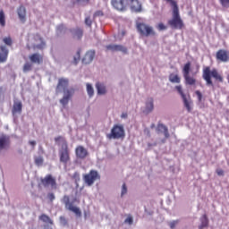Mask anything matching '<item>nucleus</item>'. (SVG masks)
Instances as JSON below:
<instances>
[{"label":"nucleus","instance_id":"nucleus-33","mask_svg":"<svg viewBox=\"0 0 229 229\" xmlns=\"http://www.w3.org/2000/svg\"><path fill=\"white\" fill-rule=\"evenodd\" d=\"M34 162L36 165L40 166L42 164H44V157L41 156L34 157Z\"/></svg>","mask_w":229,"mask_h":229},{"label":"nucleus","instance_id":"nucleus-49","mask_svg":"<svg viewBox=\"0 0 229 229\" xmlns=\"http://www.w3.org/2000/svg\"><path fill=\"white\" fill-rule=\"evenodd\" d=\"M29 144H30V146H32V148H34L35 146H37V141H35V140H30V141H29Z\"/></svg>","mask_w":229,"mask_h":229},{"label":"nucleus","instance_id":"nucleus-11","mask_svg":"<svg viewBox=\"0 0 229 229\" xmlns=\"http://www.w3.org/2000/svg\"><path fill=\"white\" fill-rule=\"evenodd\" d=\"M67 87H69V80L61 78L58 80V84L56 86V92L67 91Z\"/></svg>","mask_w":229,"mask_h":229},{"label":"nucleus","instance_id":"nucleus-15","mask_svg":"<svg viewBox=\"0 0 229 229\" xmlns=\"http://www.w3.org/2000/svg\"><path fill=\"white\" fill-rule=\"evenodd\" d=\"M41 183L44 185V187H49V185L51 187H56V180H55V178H53V176L50 174L42 179Z\"/></svg>","mask_w":229,"mask_h":229},{"label":"nucleus","instance_id":"nucleus-16","mask_svg":"<svg viewBox=\"0 0 229 229\" xmlns=\"http://www.w3.org/2000/svg\"><path fill=\"white\" fill-rule=\"evenodd\" d=\"M29 59L31 62V64H37L38 65H40V64L44 62V55L38 53H34L29 56Z\"/></svg>","mask_w":229,"mask_h":229},{"label":"nucleus","instance_id":"nucleus-47","mask_svg":"<svg viewBox=\"0 0 229 229\" xmlns=\"http://www.w3.org/2000/svg\"><path fill=\"white\" fill-rule=\"evenodd\" d=\"M47 198H48V199H49L50 201H55V193H48V194H47Z\"/></svg>","mask_w":229,"mask_h":229},{"label":"nucleus","instance_id":"nucleus-3","mask_svg":"<svg viewBox=\"0 0 229 229\" xmlns=\"http://www.w3.org/2000/svg\"><path fill=\"white\" fill-rule=\"evenodd\" d=\"M202 78L206 81V85L208 87H214V82L212 81V78H214L216 81L223 83V76L220 75L219 72L216 69H210V66H205L202 70Z\"/></svg>","mask_w":229,"mask_h":229},{"label":"nucleus","instance_id":"nucleus-46","mask_svg":"<svg viewBox=\"0 0 229 229\" xmlns=\"http://www.w3.org/2000/svg\"><path fill=\"white\" fill-rule=\"evenodd\" d=\"M105 15V13H103V11H97L94 13V17H103Z\"/></svg>","mask_w":229,"mask_h":229},{"label":"nucleus","instance_id":"nucleus-22","mask_svg":"<svg viewBox=\"0 0 229 229\" xmlns=\"http://www.w3.org/2000/svg\"><path fill=\"white\" fill-rule=\"evenodd\" d=\"M157 131H162L165 137V139H169V129L163 123H158L157 127Z\"/></svg>","mask_w":229,"mask_h":229},{"label":"nucleus","instance_id":"nucleus-41","mask_svg":"<svg viewBox=\"0 0 229 229\" xmlns=\"http://www.w3.org/2000/svg\"><path fill=\"white\" fill-rule=\"evenodd\" d=\"M85 24L90 28L92 26V20H90V16L85 18Z\"/></svg>","mask_w":229,"mask_h":229},{"label":"nucleus","instance_id":"nucleus-29","mask_svg":"<svg viewBox=\"0 0 229 229\" xmlns=\"http://www.w3.org/2000/svg\"><path fill=\"white\" fill-rule=\"evenodd\" d=\"M153 98H148V102L146 103V110L147 112H153Z\"/></svg>","mask_w":229,"mask_h":229},{"label":"nucleus","instance_id":"nucleus-30","mask_svg":"<svg viewBox=\"0 0 229 229\" xmlns=\"http://www.w3.org/2000/svg\"><path fill=\"white\" fill-rule=\"evenodd\" d=\"M3 42L4 44H5V46H9V47H12V46L13 45V40L12 39L11 37L4 38Z\"/></svg>","mask_w":229,"mask_h":229},{"label":"nucleus","instance_id":"nucleus-6","mask_svg":"<svg viewBox=\"0 0 229 229\" xmlns=\"http://www.w3.org/2000/svg\"><path fill=\"white\" fill-rule=\"evenodd\" d=\"M74 201H76V199H73L71 201L69 195H64L63 197V203L64 204L65 208H67V210H70V212H73V214H76V216H81V210H80L78 207L74 206Z\"/></svg>","mask_w":229,"mask_h":229},{"label":"nucleus","instance_id":"nucleus-27","mask_svg":"<svg viewBox=\"0 0 229 229\" xmlns=\"http://www.w3.org/2000/svg\"><path fill=\"white\" fill-rule=\"evenodd\" d=\"M81 37H83V30L76 29L73 32V38H77V40H80Z\"/></svg>","mask_w":229,"mask_h":229},{"label":"nucleus","instance_id":"nucleus-43","mask_svg":"<svg viewBox=\"0 0 229 229\" xmlns=\"http://www.w3.org/2000/svg\"><path fill=\"white\" fill-rule=\"evenodd\" d=\"M220 3L224 8H229V0H220Z\"/></svg>","mask_w":229,"mask_h":229},{"label":"nucleus","instance_id":"nucleus-25","mask_svg":"<svg viewBox=\"0 0 229 229\" xmlns=\"http://www.w3.org/2000/svg\"><path fill=\"white\" fill-rule=\"evenodd\" d=\"M169 81L171 83H180V81H182V79L180 78V76H178V74L171 73L169 75Z\"/></svg>","mask_w":229,"mask_h":229},{"label":"nucleus","instance_id":"nucleus-48","mask_svg":"<svg viewBox=\"0 0 229 229\" xmlns=\"http://www.w3.org/2000/svg\"><path fill=\"white\" fill-rule=\"evenodd\" d=\"M216 174L218 176H225V171L223 169H216Z\"/></svg>","mask_w":229,"mask_h":229},{"label":"nucleus","instance_id":"nucleus-4","mask_svg":"<svg viewBox=\"0 0 229 229\" xmlns=\"http://www.w3.org/2000/svg\"><path fill=\"white\" fill-rule=\"evenodd\" d=\"M59 160L64 165L71 162V150L69 149V144L65 140H64L59 149Z\"/></svg>","mask_w":229,"mask_h":229},{"label":"nucleus","instance_id":"nucleus-2","mask_svg":"<svg viewBox=\"0 0 229 229\" xmlns=\"http://www.w3.org/2000/svg\"><path fill=\"white\" fill-rule=\"evenodd\" d=\"M111 5L118 12H126L130 6L133 12H142V4L139 0H111Z\"/></svg>","mask_w":229,"mask_h":229},{"label":"nucleus","instance_id":"nucleus-32","mask_svg":"<svg viewBox=\"0 0 229 229\" xmlns=\"http://www.w3.org/2000/svg\"><path fill=\"white\" fill-rule=\"evenodd\" d=\"M182 101L184 103V106L187 109V111L191 112V110H192V107H191V102L189 100H187V97H184L182 98Z\"/></svg>","mask_w":229,"mask_h":229},{"label":"nucleus","instance_id":"nucleus-40","mask_svg":"<svg viewBox=\"0 0 229 229\" xmlns=\"http://www.w3.org/2000/svg\"><path fill=\"white\" fill-rule=\"evenodd\" d=\"M157 30L159 31H164V30H167V27L164 23L160 22L157 24Z\"/></svg>","mask_w":229,"mask_h":229},{"label":"nucleus","instance_id":"nucleus-53","mask_svg":"<svg viewBox=\"0 0 229 229\" xmlns=\"http://www.w3.org/2000/svg\"><path fill=\"white\" fill-rule=\"evenodd\" d=\"M150 128H151V129L155 128V123H152V124L150 125Z\"/></svg>","mask_w":229,"mask_h":229},{"label":"nucleus","instance_id":"nucleus-20","mask_svg":"<svg viewBox=\"0 0 229 229\" xmlns=\"http://www.w3.org/2000/svg\"><path fill=\"white\" fill-rule=\"evenodd\" d=\"M13 114L15 115V114H22V102L21 101H15L13 106Z\"/></svg>","mask_w":229,"mask_h":229},{"label":"nucleus","instance_id":"nucleus-37","mask_svg":"<svg viewBox=\"0 0 229 229\" xmlns=\"http://www.w3.org/2000/svg\"><path fill=\"white\" fill-rule=\"evenodd\" d=\"M175 89L177 90V92L180 94L181 98L183 99L184 98H187V96H185V93H183V89H182V86H176Z\"/></svg>","mask_w":229,"mask_h":229},{"label":"nucleus","instance_id":"nucleus-17","mask_svg":"<svg viewBox=\"0 0 229 229\" xmlns=\"http://www.w3.org/2000/svg\"><path fill=\"white\" fill-rule=\"evenodd\" d=\"M94 56H96V51L94 50L88 51L82 59V64H85V65L90 64L92 60H94Z\"/></svg>","mask_w":229,"mask_h":229},{"label":"nucleus","instance_id":"nucleus-26","mask_svg":"<svg viewBox=\"0 0 229 229\" xmlns=\"http://www.w3.org/2000/svg\"><path fill=\"white\" fill-rule=\"evenodd\" d=\"M0 26L4 28L6 26V16H4V11L0 10Z\"/></svg>","mask_w":229,"mask_h":229},{"label":"nucleus","instance_id":"nucleus-12","mask_svg":"<svg viewBox=\"0 0 229 229\" xmlns=\"http://www.w3.org/2000/svg\"><path fill=\"white\" fill-rule=\"evenodd\" d=\"M72 94H74L73 89H70L64 91V96L60 100V103L61 105H63V106H65V105H68L69 100L71 99V98H72Z\"/></svg>","mask_w":229,"mask_h":229},{"label":"nucleus","instance_id":"nucleus-14","mask_svg":"<svg viewBox=\"0 0 229 229\" xmlns=\"http://www.w3.org/2000/svg\"><path fill=\"white\" fill-rule=\"evenodd\" d=\"M75 155H76L77 158H81V160H83V158H87V157L89 155V151H87L85 149V147L78 146L75 148Z\"/></svg>","mask_w":229,"mask_h":229},{"label":"nucleus","instance_id":"nucleus-51","mask_svg":"<svg viewBox=\"0 0 229 229\" xmlns=\"http://www.w3.org/2000/svg\"><path fill=\"white\" fill-rule=\"evenodd\" d=\"M55 142H58V140H62V136L55 138Z\"/></svg>","mask_w":229,"mask_h":229},{"label":"nucleus","instance_id":"nucleus-45","mask_svg":"<svg viewBox=\"0 0 229 229\" xmlns=\"http://www.w3.org/2000/svg\"><path fill=\"white\" fill-rule=\"evenodd\" d=\"M126 192H128V188L126 187V183H123L122 186V196L126 194Z\"/></svg>","mask_w":229,"mask_h":229},{"label":"nucleus","instance_id":"nucleus-52","mask_svg":"<svg viewBox=\"0 0 229 229\" xmlns=\"http://www.w3.org/2000/svg\"><path fill=\"white\" fill-rule=\"evenodd\" d=\"M73 176H74V178H76V176H77L78 178H80V174H78V173H75Z\"/></svg>","mask_w":229,"mask_h":229},{"label":"nucleus","instance_id":"nucleus-36","mask_svg":"<svg viewBox=\"0 0 229 229\" xmlns=\"http://www.w3.org/2000/svg\"><path fill=\"white\" fill-rule=\"evenodd\" d=\"M81 53V50H78L76 55L73 57L74 65H77L78 63L80 62Z\"/></svg>","mask_w":229,"mask_h":229},{"label":"nucleus","instance_id":"nucleus-19","mask_svg":"<svg viewBox=\"0 0 229 229\" xmlns=\"http://www.w3.org/2000/svg\"><path fill=\"white\" fill-rule=\"evenodd\" d=\"M107 51H122V53H127L128 49L121 45H109L106 47Z\"/></svg>","mask_w":229,"mask_h":229},{"label":"nucleus","instance_id":"nucleus-28","mask_svg":"<svg viewBox=\"0 0 229 229\" xmlns=\"http://www.w3.org/2000/svg\"><path fill=\"white\" fill-rule=\"evenodd\" d=\"M40 221H43V223H49V225H53V220H51V218L46 215V214H42L39 216Z\"/></svg>","mask_w":229,"mask_h":229},{"label":"nucleus","instance_id":"nucleus-13","mask_svg":"<svg viewBox=\"0 0 229 229\" xmlns=\"http://www.w3.org/2000/svg\"><path fill=\"white\" fill-rule=\"evenodd\" d=\"M8 148H10V137L3 134L0 136V151L8 149Z\"/></svg>","mask_w":229,"mask_h":229},{"label":"nucleus","instance_id":"nucleus-10","mask_svg":"<svg viewBox=\"0 0 229 229\" xmlns=\"http://www.w3.org/2000/svg\"><path fill=\"white\" fill-rule=\"evenodd\" d=\"M216 58L218 62L226 63L229 61V52L225 49H220L216 52Z\"/></svg>","mask_w":229,"mask_h":229},{"label":"nucleus","instance_id":"nucleus-31","mask_svg":"<svg viewBox=\"0 0 229 229\" xmlns=\"http://www.w3.org/2000/svg\"><path fill=\"white\" fill-rule=\"evenodd\" d=\"M56 31L59 35H62V33H66L67 28L65 27V25L61 24L57 27Z\"/></svg>","mask_w":229,"mask_h":229},{"label":"nucleus","instance_id":"nucleus-44","mask_svg":"<svg viewBox=\"0 0 229 229\" xmlns=\"http://www.w3.org/2000/svg\"><path fill=\"white\" fill-rule=\"evenodd\" d=\"M195 94L198 97L199 101L201 102V100L203 99V95L201 94V91L196 90Z\"/></svg>","mask_w":229,"mask_h":229},{"label":"nucleus","instance_id":"nucleus-24","mask_svg":"<svg viewBox=\"0 0 229 229\" xmlns=\"http://www.w3.org/2000/svg\"><path fill=\"white\" fill-rule=\"evenodd\" d=\"M96 88H97V89H98V94H100V95L106 94V87L104 86L103 83L98 82V83L96 84Z\"/></svg>","mask_w":229,"mask_h":229},{"label":"nucleus","instance_id":"nucleus-23","mask_svg":"<svg viewBox=\"0 0 229 229\" xmlns=\"http://www.w3.org/2000/svg\"><path fill=\"white\" fill-rule=\"evenodd\" d=\"M204 228H208V216H207V214L200 217V225H199V229Z\"/></svg>","mask_w":229,"mask_h":229},{"label":"nucleus","instance_id":"nucleus-50","mask_svg":"<svg viewBox=\"0 0 229 229\" xmlns=\"http://www.w3.org/2000/svg\"><path fill=\"white\" fill-rule=\"evenodd\" d=\"M121 117L122 119H126L128 117V113H123Z\"/></svg>","mask_w":229,"mask_h":229},{"label":"nucleus","instance_id":"nucleus-35","mask_svg":"<svg viewBox=\"0 0 229 229\" xmlns=\"http://www.w3.org/2000/svg\"><path fill=\"white\" fill-rule=\"evenodd\" d=\"M87 92L89 98H92V96H94V88H92V85H90L89 83L87 84Z\"/></svg>","mask_w":229,"mask_h":229},{"label":"nucleus","instance_id":"nucleus-54","mask_svg":"<svg viewBox=\"0 0 229 229\" xmlns=\"http://www.w3.org/2000/svg\"><path fill=\"white\" fill-rule=\"evenodd\" d=\"M148 133H149V131H148Z\"/></svg>","mask_w":229,"mask_h":229},{"label":"nucleus","instance_id":"nucleus-38","mask_svg":"<svg viewBox=\"0 0 229 229\" xmlns=\"http://www.w3.org/2000/svg\"><path fill=\"white\" fill-rule=\"evenodd\" d=\"M39 40H41V44L34 46V49H44L46 47V42L42 41V38H39Z\"/></svg>","mask_w":229,"mask_h":229},{"label":"nucleus","instance_id":"nucleus-9","mask_svg":"<svg viewBox=\"0 0 229 229\" xmlns=\"http://www.w3.org/2000/svg\"><path fill=\"white\" fill-rule=\"evenodd\" d=\"M83 180L88 187H92L96 180H101V176L96 170H90L89 174H84Z\"/></svg>","mask_w":229,"mask_h":229},{"label":"nucleus","instance_id":"nucleus-39","mask_svg":"<svg viewBox=\"0 0 229 229\" xmlns=\"http://www.w3.org/2000/svg\"><path fill=\"white\" fill-rule=\"evenodd\" d=\"M125 225H133V216H128V217L124 220Z\"/></svg>","mask_w":229,"mask_h":229},{"label":"nucleus","instance_id":"nucleus-42","mask_svg":"<svg viewBox=\"0 0 229 229\" xmlns=\"http://www.w3.org/2000/svg\"><path fill=\"white\" fill-rule=\"evenodd\" d=\"M178 223H180L179 220H174V221H172V222L170 223V225H169L170 228H171V229L176 228V225H177Z\"/></svg>","mask_w":229,"mask_h":229},{"label":"nucleus","instance_id":"nucleus-8","mask_svg":"<svg viewBox=\"0 0 229 229\" xmlns=\"http://www.w3.org/2000/svg\"><path fill=\"white\" fill-rule=\"evenodd\" d=\"M182 74L185 80L186 85H196V79L194 77H191V62H188L184 64L182 68Z\"/></svg>","mask_w":229,"mask_h":229},{"label":"nucleus","instance_id":"nucleus-21","mask_svg":"<svg viewBox=\"0 0 229 229\" xmlns=\"http://www.w3.org/2000/svg\"><path fill=\"white\" fill-rule=\"evenodd\" d=\"M18 17L22 22H26V7L21 5L17 10Z\"/></svg>","mask_w":229,"mask_h":229},{"label":"nucleus","instance_id":"nucleus-1","mask_svg":"<svg viewBox=\"0 0 229 229\" xmlns=\"http://www.w3.org/2000/svg\"><path fill=\"white\" fill-rule=\"evenodd\" d=\"M165 3L170 4L173 10L172 19L168 21L169 26L173 30H183L185 28V24L183 23V20L180 17V8L178 7V3L175 0H165Z\"/></svg>","mask_w":229,"mask_h":229},{"label":"nucleus","instance_id":"nucleus-5","mask_svg":"<svg viewBox=\"0 0 229 229\" xmlns=\"http://www.w3.org/2000/svg\"><path fill=\"white\" fill-rule=\"evenodd\" d=\"M106 137L110 140H112V139L114 140L124 139V137H126V133L124 131V126L114 124L111 129V132L108 133Z\"/></svg>","mask_w":229,"mask_h":229},{"label":"nucleus","instance_id":"nucleus-18","mask_svg":"<svg viewBox=\"0 0 229 229\" xmlns=\"http://www.w3.org/2000/svg\"><path fill=\"white\" fill-rule=\"evenodd\" d=\"M8 48H6L5 46L1 45L0 46V64H4V62H6L8 60Z\"/></svg>","mask_w":229,"mask_h":229},{"label":"nucleus","instance_id":"nucleus-34","mask_svg":"<svg viewBox=\"0 0 229 229\" xmlns=\"http://www.w3.org/2000/svg\"><path fill=\"white\" fill-rule=\"evenodd\" d=\"M31 69H33V64H31L30 63H25V64L23 65V72H30Z\"/></svg>","mask_w":229,"mask_h":229},{"label":"nucleus","instance_id":"nucleus-7","mask_svg":"<svg viewBox=\"0 0 229 229\" xmlns=\"http://www.w3.org/2000/svg\"><path fill=\"white\" fill-rule=\"evenodd\" d=\"M137 30L139 33L141 35V37H155L156 33L155 30H153V27L139 22L137 23Z\"/></svg>","mask_w":229,"mask_h":229}]
</instances>
